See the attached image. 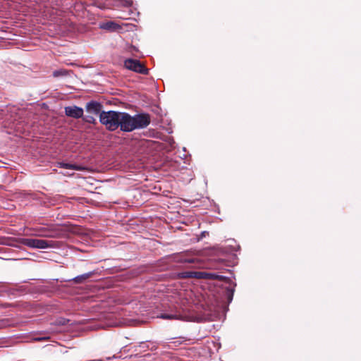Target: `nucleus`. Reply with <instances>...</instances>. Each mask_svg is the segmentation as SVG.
<instances>
[{"label": "nucleus", "instance_id": "obj_1", "mask_svg": "<svg viewBox=\"0 0 361 361\" xmlns=\"http://www.w3.org/2000/svg\"><path fill=\"white\" fill-rule=\"evenodd\" d=\"M150 121V116L147 114L131 116L126 112H121L119 128L123 132H132L135 129L146 128Z\"/></svg>", "mask_w": 361, "mask_h": 361}, {"label": "nucleus", "instance_id": "obj_2", "mask_svg": "<svg viewBox=\"0 0 361 361\" xmlns=\"http://www.w3.org/2000/svg\"><path fill=\"white\" fill-rule=\"evenodd\" d=\"M121 112L116 111H102L99 114V122L109 131L119 128Z\"/></svg>", "mask_w": 361, "mask_h": 361}, {"label": "nucleus", "instance_id": "obj_3", "mask_svg": "<svg viewBox=\"0 0 361 361\" xmlns=\"http://www.w3.org/2000/svg\"><path fill=\"white\" fill-rule=\"evenodd\" d=\"M124 66L127 69L134 72L147 75L149 70L139 60L128 59L124 62Z\"/></svg>", "mask_w": 361, "mask_h": 361}, {"label": "nucleus", "instance_id": "obj_4", "mask_svg": "<svg viewBox=\"0 0 361 361\" xmlns=\"http://www.w3.org/2000/svg\"><path fill=\"white\" fill-rule=\"evenodd\" d=\"M83 109L75 105L65 107V114L67 116L75 119L82 118Z\"/></svg>", "mask_w": 361, "mask_h": 361}, {"label": "nucleus", "instance_id": "obj_5", "mask_svg": "<svg viewBox=\"0 0 361 361\" xmlns=\"http://www.w3.org/2000/svg\"><path fill=\"white\" fill-rule=\"evenodd\" d=\"M21 243L30 247L33 248H45V240L37 238H23L21 240Z\"/></svg>", "mask_w": 361, "mask_h": 361}, {"label": "nucleus", "instance_id": "obj_6", "mask_svg": "<svg viewBox=\"0 0 361 361\" xmlns=\"http://www.w3.org/2000/svg\"><path fill=\"white\" fill-rule=\"evenodd\" d=\"M207 272L204 271H182L178 274L179 279H203L207 276Z\"/></svg>", "mask_w": 361, "mask_h": 361}, {"label": "nucleus", "instance_id": "obj_7", "mask_svg": "<svg viewBox=\"0 0 361 361\" xmlns=\"http://www.w3.org/2000/svg\"><path fill=\"white\" fill-rule=\"evenodd\" d=\"M103 106L100 102L97 101L92 100L87 102L85 105V109L88 113L94 114H100L102 111Z\"/></svg>", "mask_w": 361, "mask_h": 361}, {"label": "nucleus", "instance_id": "obj_8", "mask_svg": "<svg viewBox=\"0 0 361 361\" xmlns=\"http://www.w3.org/2000/svg\"><path fill=\"white\" fill-rule=\"evenodd\" d=\"M68 322V320H66L63 318H60L56 321V324L54 325L53 328H50L51 333H58L60 332L61 326L66 325Z\"/></svg>", "mask_w": 361, "mask_h": 361}, {"label": "nucleus", "instance_id": "obj_9", "mask_svg": "<svg viewBox=\"0 0 361 361\" xmlns=\"http://www.w3.org/2000/svg\"><path fill=\"white\" fill-rule=\"evenodd\" d=\"M94 273L93 271L85 273V274H83L82 275H80V276H78L75 277L74 279H72V281L75 283H77V284L82 283L85 281H87L89 278L92 276L94 275Z\"/></svg>", "mask_w": 361, "mask_h": 361}, {"label": "nucleus", "instance_id": "obj_10", "mask_svg": "<svg viewBox=\"0 0 361 361\" xmlns=\"http://www.w3.org/2000/svg\"><path fill=\"white\" fill-rule=\"evenodd\" d=\"M117 27V24L114 22L109 21L106 23H104L101 27L106 30H115Z\"/></svg>", "mask_w": 361, "mask_h": 361}, {"label": "nucleus", "instance_id": "obj_11", "mask_svg": "<svg viewBox=\"0 0 361 361\" xmlns=\"http://www.w3.org/2000/svg\"><path fill=\"white\" fill-rule=\"evenodd\" d=\"M68 72L64 69H59L53 72V76L54 78L63 77L67 75Z\"/></svg>", "mask_w": 361, "mask_h": 361}, {"label": "nucleus", "instance_id": "obj_12", "mask_svg": "<svg viewBox=\"0 0 361 361\" xmlns=\"http://www.w3.org/2000/svg\"><path fill=\"white\" fill-rule=\"evenodd\" d=\"M207 276L204 277V279H218V280H223L224 277L223 276L217 275L215 274H210L207 272Z\"/></svg>", "mask_w": 361, "mask_h": 361}, {"label": "nucleus", "instance_id": "obj_13", "mask_svg": "<svg viewBox=\"0 0 361 361\" xmlns=\"http://www.w3.org/2000/svg\"><path fill=\"white\" fill-rule=\"evenodd\" d=\"M159 317L164 319H177L178 315L173 314L162 313Z\"/></svg>", "mask_w": 361, "mask_h": 361}, {"label": "nucleus", "instance_id": "obj_14", "mask_svg": "<svg viewBox=\"0 0 361 361\" xmlns=\"http://www.w3.org/2000/svg\"><path fill=\"white\" fill-rule=\"evenodd\" d=\"M82 119L85 122L90 124H96V119L92 116H82Z\"/></svg>", "mask_w": 361, "mask_h": 361}, {"label": "nucleus", "instance_id": "obj_15", "mask_svg": "<svg viewBox=\"0 0 361 361\" xmlns=\"http://www.w3.org/2000/svg\"><path fill=\"white\" fill-rule=\"evenodd\" d=\"M61 167L68 169H78V167L76 165L71 164H66V163H61L60 164Z\"/></svg>", "mask_w": 361, "mask_h": 361}, {"label": "nucleus", "instance_id": "obj_16", "mask_svg": "<svg viewBox=\"0 0 361 361\" xmlns=\"http://www.w3.org/2000/svg\"><path fill=\"white\" fill-rule=\"evenodd\" d=\"M58 242L53 240H47V249L52 248L57 245Z\"/></svg>", "mask_w": 361, "mask_h": 361}, {"label": "nucleus", "instance_id": "obj_17", "mask_svg": "<svg viewBox=\"0 0 361 361\" xmlns=\"http://www.w3.org/2000/svg\"><path fill=\"white\" fill-rule=\"evenodd\" d=\"M8 325V321L7 319H0V329L4 328Z\"/></svg>", "mask_w": 361, "mask_h": 361}, {"label": "nucleus", "instance_id": "obj_18", "mask_svg": "<svg viewBox=\"0 0 361 361\" xmlns=\"http://www.w3.org/2000/svg\"><path fill=\"white\" fill-rule=\"evenodd\" d=\"M232 298H233V292L231 293V294H230V300H232Z\"/></svg>", "mask_w": 361, "mask_h": 361}, {"label": "nucleus", "instance_id": "obj_19", "mask_svg": "<svg viewBox=\"0 0 361 361\" xmlns=\"http://www.w3.org/2000/svg\"><path fill=\"white\" fill-rule=\"evenodd\" d=\"M45 338H36V340H44Z\"/></svg>", "mask_w": 361, "mask_h": 361}, {"label": "nucleus", "instance_id": "obj_20", "mask_svg": "<svg viewBox=\"0 0 361 361\" xmlns=\"http://www.w3.org/2000/svg\"><path fill=\"white\" fill-rule=\"evenodd\" d=\"M49 346V344H47V350L50 351V350H51V349H49V348H48V349H47V348H48Z\"/></svg>", "mask_w": 361, "mask_h": 361}, {"label": "nucleus", "instance_id": "obj_21", "mask_svg": "<svg viewBox=\"0 0 361 361\" xmlns=\"http://www.w3.org/2000/svg\"><path fill=\"white\" fill-rule=\"evenodd\" d=\"M51 234H48L47 233V234H46V236H47V237H48V236H51Z\"/></svg>", "mask_w": 361, "mask_h": 361}, {"label": "nucleus", "instance_id": "obj_22", "mask_svg": "<svg viewBox=\"0 0 361 361\" xmlns=\"http://www.w3.org/2000/svg\"><path fill=\"white\" fill-rule=\"evenodd\" d=\"M49 338H49V336H47V337H46L47 341V340H49Z\"/></svg>", "mask_w": 361, "mask_h": 361}]
</instances>
